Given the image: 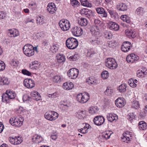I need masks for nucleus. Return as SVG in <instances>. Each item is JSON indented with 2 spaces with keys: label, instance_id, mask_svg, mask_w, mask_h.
Masks as SVG:
<instances>
[{
  "label": "nucleus",
  "instance_id": "23",
  "mask_svg": "<svg viewBox=\"0 0 147 147\" xmlns=\"http://www.w3.org/2000/svg\"><path fill=\"white\" fill-rule=\"evenodd\" d=\"M83 124L84 127L81 129H78V131L81 133L85 134L88 132L90 125L86 123H84Z\"/></svg>",
  "mask_w": 147,
  "mask_h": 147
},
{
  "label": "nucleus",
  "instance_id": "44",
  "mask_svg": "<svg viewBox=\"0 0 147 147\" xmlns=\"http://www.w3.org/2000/svg\"><path fill=\"white\" fill-rule=\"evenodd\" d=\"M44 17L42 16H38L36 17V23L38 24H41L44 23Z\"/></svg>",
  "mask_w": 147,
  "mask_h": 147
},
{
  "label": "nucleus",
  "instance_id": "29",
  "mask_svg": "<svg viewBox=\"0 0 147 147\" xmlns=\"http://www.w3.org/2000/svg\"><path fill=\"white\" fill-rule=\"evenodd\" d=\"M57 62L59 63H63L65 61V58L63 54H58L56 56Z\"/></svg>",
  "mask_w": 147,
  "mask_h": 147
},
{
  "label": "nucleus",
  "instance_id": "60",
  "mask_svg": "<svg viewBox=\"0 0 147 147\" xmlns=\"http://www.w3.org/2000/svg\"><path fill=\"white\" fill-rule=\"evenodd\" d=\"M5 65L3 61L0 60V71H3L5 69Z\"/></svg>",
  "mask_w": 147,
  "mask_h": 147
},
{
  "label": "nucleus",
  "instance_id": "21",
  "mask_svg": "<svg viewBox=\"0 0 147 147\" xmlns=\"http://www.w3.org/2000/svg\"><path fill=\"white\" fill-rule=\"evenodd\" d=\"M107 118L108 121L111 122H115L118 118L116 115L112 113L108 114L107 115Z\"/></svg>",
  "mask_w": 147,
  "mask_h": 147
},
{
  "label": "nucleus",
  "instance_id": "12",
  "mask_svg": "<svg viewBox=\"0 0 147 147\" xmlns=\"http://www.w3.org/2000/svg\"><path fill=\"white\" fill-rule=\"evenodd\" d=\"M71 32L74 36H79L82 34L83 30L80 27L75 26L72 28Z\"/></svg>",
  "mask_w": 147,
  "mask_h": 147
},
{
  "label": "nucleus",
  "instance_id": "33",
  "mask_svg": "<svg viewBox=\"0 0 147 147\" xmlns=\"http://www.w3.org/2000/svg\"><path fill=\"white\" fill-rule=\"evenodd\" d=\"M89 41L90 42L94 45H99L101 42L100 39L96 38H91L89 40Z\"/></svg>",
  "mask_w": 147,
  "mask_h": 147
},
{
  "label": "nucleus",
  "instance_id": "39",
  "mask_svg": "<svg viewBox=\"0 0 147 147\" xmlns=\"http://www.w3.org/2000/svg\"><path fill=\"white\" fill-rule=\"evenodd\" d=\"M99 110L97 106L92 107L89 108V112L92 114H93L97 113Z\"/></svg>",
  "mask_w": 147,
  "mask_h": 147
},
{
  "label": "nucleus",
  "instance_id": "64",
  "mask_svg": "<svg viewBox=\"0 0 147 147\" xmlns=\"http://www.w3.org/2000/svg\"><path fill=\"white\" fill-rule=\"evenodd\" d=\"M6 13L3 11H0V19H4L6 17Z\"/></svg>",
  "mask_w": 147,
  "mask_h": 147
},
{
  "label": "nucleus",
  "instance_id": "42",
  "mask_svg": "<svg viewBox=\"0 0 147 147\" xmlns=\"http://www.w3.org/2000/svg\"><path fill=\"white\" fill-rule=\"evenodd\" d=\"M59 49V46L57 44L53 45L50 48V51L53 53L57 52Z\"/></svg>",
  "mask_w": 147,
  "mask_h": 147
},
{
  "label": "nucleus",
  "instance_id": "52",
  "mask_svg": "<svg viewBox=\"0 0 147 147\" xmlns=\"http://www.w3.org/2000/svg\"><path fill=\"white\" fill-rule=\"evenodd\" d=\"M109 75V73L106 71H103L101 74V77L104 79L107 78Z\"/></svg>",
  "mask_w": 147,
  "mask_h": 147
},
{
  "label": "nucleus",
  "instance_id": "62",
  "mask_svg": "<svg viewBox=\"0 0 147 147\" xmlns=\"http://www.w3.org/2000/svg\"><path fill=\"white\" fill-rule=\"evenodd\" d=\"M89 9L87 8H84L82 9H81L80 11V13L83 16H85L86 13V12L88 11Z\"/></svg>",
  "mask_w": 147,
  "mask_h": 147
},
{
  "label": "nucleus",
  "instance_id": "1",
  "mask_svg": "<svg viewBox=\"0 0 147 147\" xmlns=\"http://www.w3.org/2000/svg\"><path fill=\"white\" fill-rule=\"evenodd\" d=\"M78 45L77 40L75 38H69L66 41V47L70 49H73L77 48Z\"/></svg>",
  "mask_w": 147,
  "mask_h": 147
},
{
  "label": "nucleus",
  "instance_id": "11",
  "mask_svg": "<svg viewBox=\"0 0 147 147\" xmlns=\"http://www.w3.org/2000/svg\"><path fill=\"white\" fill-rule=\"evenodd\" d=\"M105 119L102 116H96L94 119V122L96 125L98 126L102 125L104 122Z\"/></svg>",
  "mask_w": 147,
  "mask_h": 147
},
{
  "label": "nucleus",
  "instance_id": "38",
  "mask_svg": "<svg viewBox=\"0 0 147 147\" xmlns=\"http://www.w3.org/2000/svg\"><path fill=\"white\" fill-rule=\"evenodd\" d=\"M81 5L84 6L90 7L92 6V3L89 2L88 0H81Z\"/></svg>",
  "mask_w": 147,
  "mask_h": 147
},
{
  "label": "nucleus",
  "instance_id": "3",
  "mask_svg": "<svg viewBox=\"0 0 147 147\" xmlns=\"http://www.w3.org/2000/svg\"><path fill=\"white\" fill-rule=\"evenodd\" d=\"M89 99V95L88 93L86 92L80 93L78 94L76 97L77 101L82 104L86 103Z\"/></svg>",
  "mask_w": 147,
  "mask_h": 147
},
{
  "label": "nucleus",
  "instance_id": "24",
  "mask_svg": "<svg viewBox=\"0 0 147 147\" xmlns=\"http://www.w3.org/2000/svg\"><path fill=\"white\" fill-rule=\"evenodd\" d=\"M111 135V133L110 132L107 131L103 133L99 136L100 138L102 139L104 142L105 140L109 139Z\"/></svg>",
  "mask_w": 147,
  "mask_h": 147
},
{
  "label": "nucleus",
  "instance_id": "63",
  "mask_svg": "<svg viewBox=\"0 0 147 147\" xmlns=\"http://www.w3.org/2000/svg\"><path fill=\"white\" fill-rule=\"evenodd\" d=\"M3 83L2 84H3L4 85H7L9 83V81L7 78L5 77H3Z\"/></svg>",
  "mask_w": 147,
  "mask_h": 147
},
{
  "label": "nucleus",
  "instance_id": "49",
  "mask_svg": "<svg viewBox=\"0 0 147 147\" xmlns=\"http://www.w3.org/2000/svg\"><path fill=\"white\" fill-rule=\"evenodd\" d=\"M62 79L61 77L58 75L55 76L53 77V81L56 83L61 82Z\"/></svg>",
  "mask_w": 147,
  "mask_h": 147
},
{
  "label": "nucleus",
  "instance_id": "15",
  "mask_svg": "<svg viewBox=\"0 0 147 147\" xmlns=\"http://www.w3.org/2000/svg\"><path fill=\"white\" fill-rule=\"evenodd\" d=\"M139 59L138 57L134 54H131L128 55L126 57V60L128 63H133Z\"/></svg>",
  "mask_w": 147,
  "mask_h": 147
},
{
  "label": "nucleus",
  "instance_id": "53",
  "mask_svg": "<svg viewBox=\"0 0 147 147\" xmlns=\"http://www.w3.org/2000/svg\"><path fill=\"white\" fill-rule=\"evenodd\" d=\"M128 83L130 86L132 87H135L136 86V84L134 82V79L132 78L128 80Z\"/></svg>",
  "mask_w": 147,
  "mask_h": 147
},
{
  "label": "nucleus",
  "instance_id": "20",
  "mask_svg": "<svg viewBox=\"0 0 147 147\" xmlns=\"http://www.w3.org/2000/svg\"><path fill=\"white\" fill-rule=\"evenodd\" d=\"M128 6L124 3H120L116 6V8L119 11H125L128 8Z\"/></svg>",
  "mask_w": 147,
  "mask_h": 147
},
{
  "label": "nucleus",
  "instance_id": "32",
  "mask_svg": "<svg viewBox=\"0 0 147 147\" xmlns=\"http://www.w3.org/2000/svg\"><path fill=\"white\" fill-rule=\"evenodd\" d=\"M127 133L123 134V137L121 139L122 141L127 143L129 141L131 136L130 135L128 134L129 133L128 132Z\"/></svg>",
  "mask_w": 147,
  "mask_h": 147
},
{
  "label": "nucleus",
  "instance_id": "51",
  "mask_svg": "<svg viewBox=\"0 0 147 147\" xmlns=\"http://www.w3.org/2000/svg\"><path fill=\"white\" fill-rule=\"evenodd\" d=\"M113 92V90L110 88L107 87L104 93L105 95L110 96Z\"/></svg>",
  "mask_w": 147,
  "mask_h": 147
},
{
  "label": "nucleus",
  "instance_id": "22",
  "mask_svg": "<svg viewBox=\"0 0 147 147\" xmlns=\"http://www.w3.org/2000/svg\"><path fill=\"white\" fill-rule=\"evenodd\" d=\"M32 139V142L35 143H39L43 140V138L41 136L37 134L33 136Z\"/></svg>",
  "mask_w": 147,
  "mask_h": 147
},
{
  "label": "nucleus",
  "instance_id": "36",
  "mask_svg": "<svg viewBox=\"0 0 147 147\" xmlns=\"http://www.w3.org/2000/svg\"><path fill=\"white\" fill-rule=\"evenodd\" d=\"M139 128L141 130H145L147 128V124L146 123L143 121H141L138 124Z\"/></svg>",
  "mask_w": 147,
  "mask_h": 147
},
{
  "label": "nucleus",
  "instance_id": "18",
  "mask_svg": "<svg viewBox=\"0 0 147 147\" xmlns=\"http://www.w3.org/2000/svg\"><path fill=\"white\" fill-rule=\"evenodd\" d=\"M125 33L126 36L130 38H134L136 36V32L131 29L126 30Z\"/></svg>",
  "mask_w": 147,
  "mask_h": 147
},
{
  "label": "nucleus",
  "instance_id": "43",
  "mask_svg": "<svg viewBox=\"0 0 147 147\" xmlns=\"http://www.w3.org/2000/svg\"><path fill=\"white\" fill-rule=\"evenodd\" d=\"M86 112L83 111H79L76 113V117L79 118V119L84 118V117L85 116L84 115L85 114Z\"/></svg>",
  "mask_w": 147,
  "mask_h": 147
},
{
  "label": "nucleus",
  "instance_id": "2",
  "mask_svg": "<svg viewBox=\"0 0 147 147\" xmlns=\"http://www.w3.org/2000/svg\"><path fill=\"white\" fill-rule=\"evenodd\" d=\"M24 119L20 117H13L11 118L9 120L10 123L13 126L16 127H21L23 124Z\"/></svg>",
  "mask_w": 147,
  "mask_h": 147
},
{
  "label": "nucleus",
  "instance_id": "59",
  "mask_svg": "<svg viewBox=\"0 0 147 147\" xmlns=\"http://www.w3.org/2000/svg\"><path fill=\"white\" fill-rule=\"evenodd\" d=\"M136 116V115H134V113H130L127 115V119L130 121H131L133 119H134Z\"/></svg>",
  "mask_w": 147,
  "mask_h": 147
},
{
  "label": "nucleus",
  "instance_id": "19",
  "mask_svg": "<svg viewBox=\"0 0 147 147\" xmlns=\"http://www.w3.org/2000/svg\"><path fill=\"white\" fill-rule=\"evenodd\" d=\"M108 27L111 30L117 31L119 29V26L116 23L110 22L108 24Z\"/></svg>",
  "mask_w": 147,
  "mask_h": 147
},
{
  "label": "nucleus",
  "instance_id": "16",
  "mask_svg": "<svg viewBox=\"0 0 147 147\" xmlns=\"http://www.w3.org/2000/svg\"><path fill=\"white\" fill-rule=\"evenodd\" d=\"M125 103V100L123 98H119L115 101V105L117 107L119 108H122L123 107Z\"/></svg>",
  "mask_w": 147,
  "mask_h": 147
},
{
  "label": "nucleus",
  "instance_id": "17",
  "mask_svg": "<svg viewBox=\"0 0 147 147\" xmlns=\"http://www.w3.org/2000/svg\"><path fill=\"white\" fill-rule=\"evenodd\" d=\"M91 33L95 35H98L100 32V28L98 26H92L90 28Z\"/></svg>",
  "mask_w": 147,
  "mask_h": 147
},
{
  "label": "nucleus",
  "instance_id": "41",
  "mask_svg": "<svg viewBox=\"0 0 147 147\" xmlns=\"http://www.w3.org/2000/svg\"><path fill=\"white\" fill-rule=\"evenodd\" d=\"M38 65V62L37 61H34L32 62L30 64L29 67L31 69H36Z\"/></svg>",
  "mask_w": 147,
  "mask_h": 147
},
{
  "label": "nucleus",
  "instance_id": "25",
  "mask_svg": "<svg viewBox=\"0 0 147 147\" xmlns=\"http://www.w3.org/2000/svg\"><path fill=\"white\" fill-rule=\"evenodd\" d=\"M107 9L112 18H118V13L115 11L113 10L112 8H110Z\"/></svg>",
  "mask_w": 147,
  "mask_h": 147
},
{
  "label": "nucleus",
  "instance_id": "9",
  "mask_svg": "<svg viewBox=\"0 0 147 147\" xmlns=\"http://www.w3.org/2000/svg\"><path fill=\"white\" fill-rule=\"evenodd\" d=\"M24 86L28 88H31L34 87L35 84L34 81L30 79H25L23 82Z\"/></svg>",
  "mask_w": 147,
  "mask_h": 147
},
{
  "label": "nucleus",
  "instance_id": "37",
  "mask_svg": "<svg viewBox=\"0 0 147 147\" xmlns=\"http://www.w3.org/2000/svg\"><path fill=\"white\" fill-rule=\"evenodd\" d=\"M2 96V100L3 102H5L7 103L9 102L11 99H10V98H9L6 92L5 93H3Z\"/></svg>",
  "mask_w": 147,
  "mask_h": 147
},
{
  "label": "nucleus",
  "instance_id": "26",
  "mask_svg": "<svg viewBox=\"0 0 147 147\" xmlns=\"http://www.w3.org/2000/svg\"><path fill=\"white\" fill-rule=\"evenodd\" d=\"M74 85L71 82H66L63 84V88L65 90H70L74 87Z\"/></svg>",
  "mask_w": 147,
  "mask_h": 147
},
{
  "label": "nucleus",
  "instance_id": "27",
  "mask_svg": "<svg viewBox=\"0 0 147 147\" xmlns=\"http://www.w3.org/2000/svg\"><path fill=\"white\" fill-rule=\"evenodd\" d=\"M9 33H10V36L11 37H15L19 35V31L15 29H11L9 30Z\"/></svg>",
  "mask_w": 147,
  "mask_h": 147
},
{
  "label": "nucleus",
  "instance_id": "54",
  "mask_svg": "<svg viewBox=\"0 0 147 147\" xmlns=\"http://www.w3.org/2000/svg\"><path fill=\"white\" fill-rule=\"evenodd\" d=\"M95 52L93 51L92 49H90L88 51L87 53V57H92V55L95 54Z\"/></svg>",
  "mask_w": 147,
  "mask_h": 147
},
{
  "label": "nucleus",
  "instance_id": "5",
  "mask_svg": "<svg viewBox=\"0 0 147 147\" xmlns=\"http://www.w3.org/2000/svg\"><path fill=\"white\" fill-rule=\"evenodd\" d=\"M59 114L56 112L52 111H48L44 115L45 118L48 120L53 121L56 119Z\"/></svg>",
  "mask_w": 147,
  "mask_h": 147
},
{
  "label": "nucleus",
  "instance_id": "50",
  "mask_svg": "<svg viewBox=\"0 0 147 147\" xmlns=\"http://www.w3.org/2000/svg\"><path fill=\"white\" fill-rule=\"evenodd\" d=\"M112 34L110 31H106L105 32L104 37L106 38L110 39L112 37Z\"/></svg>",
  "mask_w": 147,
  "mask_h": 147
},
{
  "label": "nucleus",
  "instance_id": "4",
  "mask_svg": "<svg viewBox=\"0 0 147 147\" xmlns=\"http://www.w3.org/2000/svg\"><path fill=\"white\" fill-rule=\"evenodd\" d=\"M24 53L27 56L30 57L33 55L34 53L33 47L30 44L25 45L23 48Z\"/></svg>",
  "mask_w": 147,
  "mask_h": 147
},
{
  "label": "nucleus",
  "instance_id": "55",
  "mask_svg": "<svg viewBox=\"0 0 147 147\" xmlns=\"http://www.w3.org/2000/svg\"><path fill=\"white\" fill-rule=\"evenodd\" d=\"M79 56L78 54H76L73 55L71 56L69 58L71 61H75L78 59Z\"/></svg>",
  "mask_w": 147,
  "mask_h": 147
},
{
  "label": "nucleus",
  "instance_id": "48",
  "mask_svg": "<svg viewBox=\"0 0 147 147\" xmlns=\"http://www.w3.org/2000/svg\"><path fill=\"white\" fill-rule=\"evenodd\" d=\"M131 106L136 109L140 107L139 103L136 100H135L132 102Z\"/></svg>",
  "mask_w": 147,
  "mask_h": 147
},
{
  "label": "nucleus",
  "instance_id": "10",
  "mask_svg": "<svg viewBox=\"0 0 147 147\" xmlns=\"http://www.w3.org/2000/svg\"><path fill=\"white\" fill-rule=\"evenodd\" d=\"M97 13L99 16L102 18H107L108 16L106 10L102 7H98L96 8Z\"/></svg>",
  "mask_w": 147,
  "mask_h": 147
},
{
  "label": "nucleus",
  "instance_id": "6",
  "mask_svg": "<svg viewBox=\"0 0 147 147\" xmlns=\"http://www.w3.org/2000/svg\"><path fill=\"white\" fill-rule=\"evenodd\" d=\"M107 67L111 69H115L117 67V64L115 60L113 58H107L105 61Z\"/></svg>",
  "mask_w": 147,
  "mask_h": 147
},
{
  "label": "nucleus",
  "instance_id": "46",
  "mask_svg": "<svg viewBox=\"0 0 147 147\" xmlns=\"http://www.w3.org/2000/svg\"><path fill=\"white\" fill-rule=\"evenodd\" d=\"M22 138L20 136L15 137V145L20 144L22 142Z\"/></svg>",
  "mask_w": 147,
  "mask_h": 147
},
{
  "label": "nucleus",
  "instance_id": "58",
  "mask_svg": "<svg viewBox=\"0 0 147 147\" xmlns=\"http://www.w3.org/2000/svg\"><path fill=\"white\" fill-rule=\"evenodd\" d=\"M94 24L95 25L94 26H98L100 27L101 25V22L98 19H94Z\"/></svg>",
  "mask_w": 147,
  "mask_h": 147
},
{
  "label": "nucleus",
  "instance_id": "45",
  "mask_svg": "<svg viewBox=\"0 0 147 147\" xmlns=\"http://www.w3.org/2000/svg\"><path fill=\"white\" fill-rule=\"evenodd\" d=\"M70 3L74 7H76L80 5V2L77 0H70Z\"/></svg>",
  "mask_w": 147,
  "mask_h": 147
},
{
  "label": "nucleus",
  "instance_id": "47",
  "mask_svg": "<svg viewBox=\"0 0 147 147\" xmlns=\"http://www.w3.org/2000/svg\"><path fill=\"white\" fill-rule=\"evenodd\" d=\"M126 85L125 84H122L120 85L118 88V90L121 92H123L126 90Z\"/></svg>",
  "mask_w": 147,
  "mask_h": 147
},
{
  "label": "nucleus",
  "instance_id": "13",
  "mask_svg": "<svg viewBox=\"0 0 147 147\" xmlns=\"http://www.w3.org/2000/svg\"><path fill=\"white\" fill-rule=\"evenodd\" d=\"M131 46V43L127 41L125 42L122 44L121 47V49L123 51L125 52H128L130 49Z\"/></svg>",
  "mask_w": 147,
  "mask_h": 147
},
{
  "label": "nucleus",
  "instance_id": "7",
  "mask_svg": "<svg viewBox=\"0 0 147 147\" xmlns=\"http://www.w3.org/2000/svg\"><path fill=\"white\" fill-rule=\"evenodd\" d=\"M59 25L61 30L63 31L68 30L70 28V24L69 21L63 19L59 23Z\"/></svg>",
  "mask_w": 147,
  "mask_h": 147
},
{
  "label": "nucleus",
  "instance_id": "35",
  "mask_svg": "<svg viewBox=\"0 0 147 147\" xmlns=\"http://www.w3.org/2000/svg\"><path fill=\"white\" fill-rule=\"evenodd\" d=\"M147 73V71L145 68L143 69L142 70H138L137 71L136 74L137 77H143L146 75Z\"/></svg>",
  "mask_w": 147,
  "mask_h": 147
},
{
  "label": "nucleus",
  "instance_id": "34",
  "mask_svg": "<svg viewBox=\"0 0 147 147\" xmlns=\"http://www.w3.org/2000/svg\"><path fill=\"white\" fill-rule=\"evenodd\" d=\"M6 92L11 100L14 99L16 96V93L11 90H7Z\"/></svg>",
  "mask_w": 147,
  "mask_h": 147
},
{
  "label": "nucleus",
  "instance_id": "14",
  "mask_svg": "<svg viewBox=\"0 0 147 147\" xmlns=\"http://www.w3.org/2000/svg\"><path fill=\"white\" fill-rule=\"evenodd\" d=\"M48 11L51 14L55 13L57 10V8L55 4L53 3H49L47 7Z\"/></svg>",
  "mask_w": 147,
  "mask_h": 147
},
{
  "label": "nucleus",
  "instance_id": "61",
  "mask_svg": "<svg viewBox=\"0 0 147 147\" xmlns=\"http://www.w3.org/2000/svg\"><path fill=\"white\" fill-rule=\"evenodd\" d=\"M22 72L23 74L28 76H30L31 75V73L26 69L22 70Z\"/></svg>",
  "mask_w": 147,
  "mask_h": 147
},
{
  "label": "nucleus",
  "instance_id": "31",
  "mask_svg": "<svg viewBox=\"0 0 147 147\" xmlns=\"http://www.w3.org/2000/svg\"><path fill=\"white\" fill-rule=\"evenodd\" d=\"M31 96L33 97L34 99L36 101L40 99V94L37 91H33L31 93Z\"/></svg>",
  "mask_w": 147,
  "mask_h": 147
},
{
  "label": "nucleus",
  "instance_id": "30",
  "mask_svg": "<svg viewBox=\"0 0 147 147\" xmlns=\"http://www.w3.org/2000/svg\"><path fill=\"white\" fill-rule=\"evenodd\" d=\"M86 81L89 84H95L98 83L97 80L96 78L94 77H90L87 78Z\"/></svg>",
  "mask_w": 147,
  "mask_h": 147
},
{
  "label": "nucleus",
  "instance_id": "56",
  "mask_svg": "<svg viewBox=\"0 0 147 147\" xmlns=\"http://www.w3.org/2000/svg\"><path fill=\"white\" fill-rule=\"evenodd\" d=\"M47 95L49 97L52 98H56L58 96V94L57 92H55L51 94H48Z\"/></svg>",
  "mask_w": 147,
  "mask_h": 147
},
{
  "label": "nucleus",
  "instance_id": "57",
  "mask_svg": "<svg viewBox=\"0 0 147 147\" xmlns=\"http://www.w3.org/2000/svg\"><path fill=\"white\" fill-rule=\"evenodd\" d=\"M143 8L142 7H139L136 10V13L138 15H141L143 13Z\"/></svg>",
  "mask_w": 147,
  "mask_h": 147
},
{
  "label": "nucleus",
  "instance_id": "8",
  "mask_svg": "<svg viewBox=\"0 0 147 147\" xmlns=\"http://www.w3.org/2000/svg\"><path fill=\"white\" fill-rule=\"evenodd\" d=\"M79 74V70L76 68L70 69L67 72V75L70 78L75 79L77 78Z\"/></svg>",
  "mask_w": 147,
  "mask_h": 147
},
{
  "label": "nucleus",
  "instance_id": "28",
  "mask_svg": "<svg viewBox=\"0 0 147 147\" xmlns=\"http://www.w3.org/2000/svg\"><path fill=\"white\" fill-rule=\"evenodd\" d=\"M78 23L80 26H85L87 25L88 21L85 18H81L78 19Z\"/></svg>",
  "mask_w": 147,
  "mask_h": 147
},
{
  "label": "nucleus",
  "instance_id": "40",
  "mask_svg": "<svg viewBox=\"0 0 147 147\" xmlns=\"http://www.w3.org/2000/svg\"><path fill=\"white\" fill-rule=\"evenodd\" d=\"M108 46L111 49L115 48L117 45V43L114 41H108L107 42Z\"/></svg>",
  "mask_w": 147,
  "mask_h": 147
}]
</instances>
